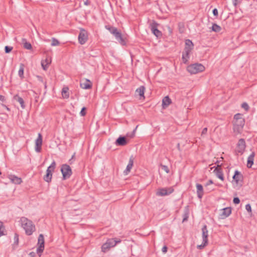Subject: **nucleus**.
Returning <instances> with one entry per match:
<instances>
[{
	"instance_id": "f257e3e1",
	"label": "nucleus",
	"mask_w": 257,
	"mask_h": 257,
	"mask_svg": "<svg viewBox=\"0 0 257 257\" xmlns=\"http://www.w3.org/2000/svg\"><path fill=\"white\" fill-rule=\"evenodd\" d=\"M194 48V44L189 39H187L185 42V47L182 52V62L184 64H188L190 58V54Z\"/></svg>"
},
{
	"instance_id": "f03ea898",
	"label": "nucleus",
	"mask_w": 257,
	"mask_h": 257,
	"mask_svg": "<svg viewBox=\"0 0 257 257\" xmlns=\"http://www.w3.org/2000/svg\"><path fill=\"white\" fill-rule=\"evenodd\" d=\"M233 130L234 132L240 134L244 125L245 120L240 113H237L234 116Z\"/></svg>"
},
{
	"instance_id": "7ed1b4c3",
	"label": "nucleus",
	"mask_w": 257,
	"mask_h": 257,
	"mask_svg": "<svg viewBox=\"0 0 257 257\" xmlns=\"http://www.w3.org/2000/svg\"><path fill=\"white\" fill-rule=\"evenodd\" d=\"M22 226L25 229L26 234L31 235L35 230V226L33 222L28 218L22 217L20 219Z\"/></svg>"
},
{
	"instance_id": "20e7f679",
	"label": "nucleus",
	"mask_w": 257,
	"mask_h": 257,
	"mask_svg": "<svg viewBox=\"0 0 257 257\" xmlns=\"http://www.w3.org/2000/svg\"><path fill=\"white\" fill-rule=\"evenodd\" d=\"M205 67L200 63H194L187 67V71L191 74H197L204 71Z\"/></svg>"
},
{
	"instance_id": "39448f33",
	"label": "nucleus",
	"mask_w": 257,
	"mask_h": 257,
	"mask_svg": "<svg viewBox=\"0 0 257 257\" xmlns=\"http://www.w3.org/2000/svg\"><path fill=\"white\" fill-rule=\"evenodd\" d=\"M61 172L62 174L63 180H66L72 175V171L71 167L67 164H63L61 167Z\"/></svg>"
},
{
	"instance_id": "423d86ee",
	"label": "nucleus",
	"mask_w": 257,
	"mask_h": 257,
	"mask_svg": "<svg viewBox=\"0 0 257 257\" xmlns=\"http://www.w3.org/2000/svg\"><path fill=\"white\" fill-rule=\"evenodd\" d=\"M37 245V253L38 254L39 256L40 257L45 247L44 237L42 234H40L38 237Z\"/></svg>"
},
{
	"instance_id": "0eeeda50",
	"label": "nucleus",
	"mask_w": 257,
	"mask_h": 257,
	"mask_svg": "<svg viewBox=\"0 0 257 257\" xmlns=\"http://www.w3.org/2000/svg\"><path fill=\"white\" fill-rule=\"evenodd\" d=\"M232 183L234 182L236 185H242L243 181V175L238 170H235L232 177Z\"/></svg>"
},
{
	"instance_id": "6e6552de",
	"label": "nucleus",
	"mask_w": 257,
	"mask_h": 257,
	"mask_svg": "<svg viewBox=\"0 0 257 257\" xmlns=\"http://www.w3.org/2000/svg\"><path fill=\"white\" fill-rule=\"evenodd\" d=\"M112 35L115 37V39L119 42L120 44L122 46H125L126 44V41L122 35L120 31H119L117 28Z\"/></svg>"
},
{
	"instance_id": "1a4fd4ad",
	"label": "nucleus",
	"mask_w": 257,
	"mask_h": 257,
	"mask_svg": "<svg viewBox=\"0 0 257 257\" xmlns=\"http://www.w3.org/2000/svg\"><path fill=\"white\" fill-rule=\"evenodd\" d=\"M159 24L155 21L153 22L150 24V29L152 33L157 38H161L162 36V33L158 29Z\"/></svg>"
},
{
	"instance_id": "9d476101",
	"label": "nucleus",
	"mask_w": 257,
	"mask_h": 257,
	"mask_svg": "<svg viewBox=\"0 0 257 257\" xmlns=\"http://www.w3.org/2000/svg\"><path fill=\"white\" fill-rule=\"evenodd\" d=\"M88 40V33L84 29H81L78 35V41L81 45L84 44Z\"/></svg>"
},
{
	"instance_id": "9b49d317",
	"label": "nucleus",
	"mask_w": 257,
	"mask_h": 257,
	"mask_svg": "<svg viewBox=\"0 0 257 257\" xmlns=\"http://www.w3.org/2000/svg\"><path fill=\"white\" fill-rule=\"evenodd\" d=\"M174 189L173 187H169V188H159L156 194L158 196H164L166 195H168L174 192Z\"/></svg>"
},
{
	"instance_id": "f8f14e48",
	"label": "nucleus",
	"mask_w": 257,
	"mask_h": 257,
	"mask_svg": "<svg viewBox=\"0 0 257 257\" xmlns=\"http://www.w3.org/2000/svg\"><path fill=\"white\" fill-rule=\"evenodd\" d=\"M43 142L42 136L40 133L38 134V136L35 141V151L37 153H40L42 150V145Z\"/></svg>"
},
{
	"instance_id": "ddd939ff",
	"label": "nucleus",
	"mask_w": 257,
	"mask_h": 257,
	"mask_svg": "<svg viewBox=\"0 0 257 257\" xmlns=\"http://www.w3.org/2000/svg\"><path fill=\"white\" fill-rule=\"evenodd\" d=\"M246 145L245 142L243 139H240L237 144L236 151L240 154H243L245 150Z\"/></svg>"
},
{
	"instance_id": "4468645a",
	"label": "nucleus",
	"mask_w": 257,
	"mask_h": 257,
	"mask_svg": "<svg viewBox=\"0 0 257 257\" xmlns=\"http://www.w3.org/2000/svg\"><path fill=\"white\" fill-rule=\"evenodd\" d=\"M214 172L219 179H220L221 181H224V177L221 165H217L214 170Z\"/></svg>"
},
{
	"instance_id": "2eb2a0df",
	"label": "nucleus",
	"mask_w": 257,
	"mask_h": 257,
	"mask_svg": "<svg viewBox=\"0 0 257 257\" xmlns=\"http://www.w3.org/2000/svg\"><path fill=\"white\" fill-rule=\"evenodd\" d=\"M221 211L222 213L220 214V216L221 218L224 219L230 215L232 209L231 207H227L221 209Z\"/></svg>"
},
{
	"instance_id": "dca6fc26",
	"label": "nucleus",
	"mask_w": 257,
	"mask_h": 257,
	"mask_svg": "<svg viewBox=\"0 0 257 257\" xmlns=\"http://www.w3.org/2000/svg\"><path fill=\"white\" fill-rule=\"evenodd\" d=\"M127 143L126 139L124 136H119L115 141V144L117 146H124Z\"/></svg>"
},
{
	"instance_id": "f3484780",
	"label": "nucleus",
	"mask_w": 257,
	"mask_h": 257,
	"mask_svg": "<svg viewBox=\"0 0 257 257\" xmlns=\"http://www.w3.org/2000/svg\"><path fill=\"white\" fill-rule=\"evenodd\" d=\"M202 239L203 241H205V243L208 242V231L207 230V226L206 224H204L202 229Z\"/></svg>"
},
{
	"instance_id": "a211bd4d",
	"label": "nucleus",
	"mask_w": 257,
	"mask_h": 257,
	"mask_svg": "<svg viewBox=\"0 0 257 257\" xmlns=\"http://www.w3.org/2000/svg\"><path fill=\"white\" fill-rule=\"evenodd\" d=\"M145 87L144 86H141L138 88H137L135 91V95L136 96H139L140 99H141L142 97L145 98L144 96V92L145 90Z\"/></svg>"
},
{
	"instance_id": "6ab92c4d",
	"label": "nucleus",
	"mask_w": 257,
	"mask_h": 257,
	"mask_svg": "<svg viewBox=\"0 0 257 257\" xmlns=\"http://www.w3.org/2000/svg\"><path fill=\"white\" fill-rule=\"evenodd\" d=\"M121 241L120 239L115 238L107 239L106 242L111 248L115 246L117 243L121 242Z\"/></svg>"
},
{
	"instance_id": "aec40b11",
	"label": "nucleus",
	"mask_w": 257,
	"mask_h": 257,
	"mask_svg": "<svg viewBox=\"0 0 257 257\" xmlns=\"http://www.w3.org/2000/svg\"><path fill=\"white\" fill-rule=\"evenodd\" d=\"M196 189H197V197L199 199H202L203 195H204V191L203 186L199 183L196 184Z\"/></svg>"
},
{
	"instance_id": "412c9836",
	"label": "nucleus",
	"mask_w": 257,
	"mask_h": 257,
	"mask_svg": "<svg viewBox=\"0 0 257 257\" xmlns=\"http://www.w3.org/2000/svg\"><path fill=\"white\" fill-rule=\"evenodd\" d=\"M134 157L132 156L129 159L128 164H127L125 170L124 171V174L127 175L132 169L134 164Z\"/></svg>"
},
{
	"instance_id": "4be33fe9",
	"label": "nucleus",
	"mask_w": 257,
	"mask_h": 257,
	"mask_svg": "<svg viewBox=\"0 0 257 257\" xmlns=\"http://www.w3.org/2000/svg\"><path fill=\"white\" fill-rule=\"evenodd\" d=\"M80 87L84 89H89L92 87V83L88 79H85L84 82L80 83Z\"/></svg>"
},
{
	"instance_id": "5701e85b",
	"label": "nucleus",
	"mask_w": 257,
	"mask_h": 257,
	"mask_svg": "<svg viewBox=\"0 0 257 257\" xmlns=\"http://www.w3.org/2000/svg\"><path fill=\"white\" fill-rule=\"evenodd\" d=\"M255 156V153L252 152L251 154L248 156L247 161V167L250 168L253 164L254 158Z\"/></svg>"
},
{
	"instance_id": "b1692460",
	"label": "nucleus",
	"mask_w": 257,
	"mask_h": 257,
	"mask_svg": "<svg viewBox=\"0 0 257 257\" xmlns=\"http://www.w3.org/2000/svg\"><path fill=\"white\" fill-rule=\"evenodd\" d=\"M13 98L15 100L20 103L22 109H25L26 108V105L22 97H20L18 94H16L14 96Z\"/></svg>"
},
{
	"instance_id": "393cba45",
	"label": "nucleus",
	"mask_w": 257,
	"mask_h": 257,
	"mask_svg": "<svg viewBox=\"0 0 257 257\" xmlns=\"http://www.w3.org/2000/svg\"><path fill=\"white\" fill-rule=\"evenodd\" d=\"M172 103V100L169 96H166L162 100V106L164 108L168 107Z\"/></svg>"
},
{
	"instance_id": "a878e982",
	"label": "nucleus",
	"mask_w": 257,
	"mask_h": 257,
	"mask_svg": "<svg viewBox=\"0 0 257 257\" xmlns=\"http://www.w3.org/2000/svg\"><path fill=\"white\" fill-rule=\"evenodd\" d=\"M11 182L16 184H20L22 182V179L15 175H10L9 177Z\"/></svg>"
},
{
	"instance_id": "bb28decb",
	"label": "nucleus",
	"mask_w": 257,
	"mask_h": 257,
	"mask_svg": "<svg viewBox=\"0 0 257 257\" xmlns=\"http://www.w3.org/2000/svg\"><path fill=\"white\" fill-rule=\"evenodd\" d=\"M62 97L64 99H68L69 97V88L68 86L64 87L61 91Z\"/></svg>"
},
{
	"instance_id": "cd10ccee",
	"label": "nucleus",
	"mask_w": 257,
	"mask_h": 257,
	"mask_svg": "<svg viewBox=\"0 0 257 257\" xmlns=\"http://www.w3.org/2000/svg\"><path fill=\"white\" fill-rule=\"evenodd\" d=\"M53 173L49 171H46V174L44 175L43 179L45 181L50 183L51 182Z\"/></svg>"
},
{
	"instance_id": "c85d7f7f",
	"label": "nucleus",
	"mask_w": 257,
	"mask_h": 257,
	"mask_svg": "<svg viewBox=\"0 0 257 257\" xmlns=\"http://www.w3.org/2000/svg\"><path fill=\"white\" fill-rule=\"evenodd\" d=\"M22 41L23 43V47L27 50H31L32 49V45L30 43L27 41L25 38H23Z\"/></svg>"
},
{
	"instance_id": "c756f323",
	"label": "nucleus",
	"mask_w": 257,
	"mask_h": 257,
	"mask_svg": "<svg viewBox=\"0 0 257 257\" xmlns=\"http://www.w3.org/2000/svg\"><path fill=\"white\" fill-rule=\"evenodd\" d=\"M188 206L185 207L184 210V213L183 214V221L182 222H185L188 220L189 215V211L188 209Z\"/></svg>"
},
{
	"instance_id": "7c9ffc66",
	"label": "nucleus",
	"mask_w": 257,
	"mask_h": 257,
	"mask_svg": "<svg viewBox=\"0 0 257 257\" xmlns=\"http://www.w3.org/2000/svg\"><path fill=\"white\" fill-rule=\"evenodd\" d=\"M56 164L55 161L54 160L51 164L47 168V169L46 171H49L50 172H51L53 173V172H54L55 169L56 168Z\"/></svg>"
},
{
	"instance_id": "2f4dec72",
	"label": "nucleus",
	"mask_w": 257,
	"mask_h": 257,
	"mask_svg": "<svg viewBox=\"0 0 257 257\" xmlns=\"http://www.w3.org/2000/svg\"><path fill=\"white\" fill-rule=\"evenodd\" d=\"M24 65L23 64H21L20 66V69L18 72V74L21 78H24Z\"/></svg>"
},
{
	"instance_id": "473e14b6",
	"label": "nucleus",
	"mask_w": 257,
	"mask_h": 257,
	"mask_svg": "<svg viewBox=\"0 0 257 257\" xmlns=\"http://www.w3.org/2000/svg\"><path fill=\"white\" fill-rule=\"evenodd\" d=\"M211 30L215 32H219L221 30V28L216 24H213Z\"/></svg>"
},
{
	"instance_id": "72a5a7b5",
	"label": "nucleus",
	"mask_w": 257,
	"mask_h": 257,
	"mask_svg": "<svg viewBox=\"0 0 257 257\" xmlns=\"http://www.w3.org/2000/svg\"><path fill=\"white\" fill-rule=\"evenodd\" d=\"M105 28L108 30L109 32L111 34H113L114 32L113 31H115L116 30V29H117L116 27H113V26H111L110 25H105Z\"/></svg>"
},
{
	"instance_id": "f704fd0d",
	"label": "nucleus",
	"mask_w": 257,
	"mask_h": 257,
	"mask_svg": "<svg viewBox=\"0 0 257 257\" xmlns=\"http://www.w3.org/2000/svg\"><path fill=\"white\" fill-rule=\"evenodd\" d=\"M110 248V247L108 245L106 242L103 243L101 246V250L104 252H106Z\"/></svg>"
},
{
	"instance_id": "c9c22d12",
	"label": "nucleus",
	"mask_w": 257,
	"mask_h": 257,
	"mask_svg": "<svg viewBox=\"0 0 257 257\" xmlns=\"http://www.w3.org/2000/svg\"><path fill=\"white\" fill-rule=\"evenodd\" d=\"M59 44H60V43L58 40H57L56 39L54 38H52L51 46H58L59 45Z\"/></svg>"
},
{
	"instance_id": "e433bc0d",
	"label": "nucleus",
	"mask_w": 257,
	"mask_h": 257,
	"mask_svg": "<svg viewBox=\"0 0 257 257\" xmlns=\"http://www.w3.org/2000/svg\"><path fill=\"white\" fill-rule=\"evenodd\" d=\"M13 47L9 46H6L5 47V51L6 53H10L12 50H13Z\"/></svg>"
},
{
	"instance_id": "4c0bfd02",
	"label": "nucleus",
	"mask_w": 257,
	"mask_h": 257,
	"mask_svg": "<svg viewBox=\"0 0 257 257\" xmlns=\"http://www.w3.org/2000/svg\"><path fill=\"white\" fill-rule=\"evenodd\" d=\"M208 244V243H205V241H203L202 243L197 246V248L199 249H202L205 246Z\"/></svg>"
},
{
	"instance_id": "58836bf2",
	"label": "nucleus",
	"mask_w": 257,
	"mask_h": 257,
	"mask_svg": "<svg viewBox=\"0 0 257 257\" xmlns=\"http://www.w3.org/2000/svg\"><path fill=\"white\" fill-rule=\"evenodd\" d=\"M241 107L244 109L246 111H248L249 109V107L246 102H243L241 104Z\"/></svg>"
},
{
	"instance_id": "ea45409f",
	"label": "nucleus",
	"mask_w": 257,
	"mask_h": 257,
	"mask_svg": "<svg viewBox=\"0 0 257 257\" xmlns=\"http://www.w3.org/2000/svg\"><path fill=\"white\" fill-rule=\"evenodd\" d=\"M160 166H161L162 169L164 171H165L167 173H169L170 172V170L167 166H166V165H164L163 164H161Z\"/></svg>"
},
{
	"instance_id": "a19ab883",
	"label": "nucleus",
	"mask_w": 257,
	"mask_h": 257,
	"mask_svg": "<svg viewBox=\"0 0 257 257\" xmlns=\"http://www.w3.org/2000/svg\"><path fill=\"white\" fill-rule=\"evenodd\" d=\"M86 108L85 107H83L81 108V111L80 112V115L82 116H85L86 115Z\"/></svg>"
},
{
	"instance_id": "79ce46f5",
	"label": "nucleus",
	"mask_w": 257,
	"mask_h": 257,
	"mask_svg": "<svg viewBox=\"0 0 257 257\" xmlns=\"http://www.w3.org/2000/svg\"><path fill=\"white\" fill-rule=\"evenodd\" d=\"M14 240V244L18 245L19 243V235L17 233L15 234Z\"/></svg>"
},
{
	"instance_id": "37998d69",
	"label": "nucleus",
	"mask_w": 257,
	"mask_h": 257,
	"mask_svg": "<svg viewBox=\"0 0 257 257\" xmlns=\"http://www.w3.org/2000/svg\"><path fill=\"white\" fill-rule=\"evenodd\" d=\"M245 209L247 210V212L251 213V207L249 204H247L245 205Z\"/></svg>"
},
{
	"instance_id": "c03bdc74",
	"label": "nucleus",
	"mask_w": 257,
	"mask_h": 257,
	"mask_svg": "<svg viewBox=\"0 0 257 257\" xmlns=\"http://www.w3.org/2000/svg\"><path fill=\"white\" fill-rule=\"evenodd\" d=\"M4 225L3 222L0 221V237L3 235H4L3 231H2V228H4Z\"/></svg>"
},
{
	"instance_id": "a18cd8bd",
	"label": "nucleus",
	"mask_w": 257,
	"mask_h": 257,
	"mask_svg": "<svg viewBox=\"0 0 257 257\" xmlns=\"http://www.w3.org/2000/svg\"><path fill=\"white\" fill-rule=\"evenodd\" d=\"M49 64V63H47V64H45L44 62H41L42 67L44 70H46L48 69V65Z\"/></svg>"
},
{
	"instance_id": "49530a36",
	"label": "nucleus",
	"mask_w": 257,
	"mask_h": 257,
	"mask_svg": "<svg viewBox=\"0 0 257 257\" xmlns=\"http://www.w3.org/2000/svg\"><path fill=\"white\" fill-rule=\"evenodd\" d=\"M233 202L235 204H238L240 203V199L238 197H234L233 199Z\"/></svg>"
},
{
	"instance_id": "de8ad7c7",
	"label": "nucleus",
	"mask_w": 257,
	"mask_h": 257,
	"mask_svg": "<svg viewBox=\"0 0 257 257\" xmlns=\"http://www.w3.org/2000/svg\"><path fill=\"white\" fill-rule=\"evenodd\" d=\"M138 126H136V127L133 130V131L131 133V135H129L128 134H127V136L128 137H130V138H132L135 136V132Z\"/></svg>"
},
{
	"instance_id": "09e8293b",
	"label": "nucleus",
	"mask_w": 257,
	"mask_h": 257,
	"mask_svg": "<svg viewBox=\"0 0 257 257\" xmlns=\"http://www.w3.org/2000/svg\"><path fill=\"white\" fill-rule=\"evenodd\" d=\"M212 13L214 16L217 17L218 16V10L216 8H215L212 11Z\"/></svg>"
},
{
	"instance_id": "8fccbe9b",
	"label": "nucleus",
	"mask_w": 257,
	"mask_h": 257,
	"mask_svg": "<svg viewBox=\"0 0 257 257\" xmlns=\"http://www.w3.org/2000/svg\"><path fill=\"white\" fill-rule=\"evenodd\" d=\"M37 77L38 78V80L40 82H41L42 83H43L45 81H44L43 77L41 76L38 75V76H37Z\"/></svg>"
},
{
	"instance_id": "3c124183",
	"label": "nucleus",
	"mask_w": 257,
	"mask_h": 257,
	"mask_svg": "<svg viewBox=\"0 0 257 257\" xmlns=\"http://www.w3.org/2000/svg\"><path fill=\"white\" fill-rule=\"evenodd\" d=\"M207 132V128L204 127L201 132V136H202L203 135H206Z\"/></svg>"
},
{
	"instance_id": "603ef678",
	"label": "nucleus",
	"mask_w": 257,
	"mask_h": 257,
	"mask_svg": "<svg viewBox=\"0 0 257 257\" xmlns=\"http://www.w3.org/2000/svg\"><path fill=\"white\" fill-rule=\"evenodd\" d=\"M168 250V247L167 246L165 245L163 247L162 249V251L163 253H166Z\"/></svg>"
},
{
	"instance_id": "864d4df0",
	"label": "nucleus",
	"mask_w": 257,
	"mask_h": 257,
	"mask_svg": "<svg viewBox=\"0 0 257 257\" xmlns=\"http://www.w3.org/2000/svg\"><path fill=\"white\" fill-rule=\"evenodd\" d=\"M29 255L30 256V257H35L36 255V253L33 251L29 253Z\"/></svg>"
},
{
	"instance_id": "5fc2aeb1",
	"label": "nucleus",
	"mask_w": 257,
	"mask_h": 257,
	"mask_svg": "<svg viewBox=\"0 0 257 257\" xmlns=\"http://www.w3.org/2000/svg\"><path fill=\"white\" fill-rule=\"evenodd\" d=\"M0 100L3 102H4L6 100L5 96L0 95Z\"/></svg>"
},
{
	"instance_id": "6e6d98bb",
	"label": "nucleus",
	"mask_w": 257,
	"mask_h": 257,
	"mask_svg": "<svg viewBox=\"0 0 257 257\" xmlns=\"http://www.w3.org/2000/svg\"><path fill=\"white\" fill-rule=\"evenodd\" d=\"M213 183V181L212 180H211V179L209 180L208 181V182L206 183V186L212 184Z\"/></svg>"
},
{
	"instance_id": "4d7b16f0",
	"label": "nucleus",
	"mask_w": 257,
	"mask_h": 257,
	"mask_svg": "<svg viewBox=\"0 0 257 257\" xmlns=\"http://www.w3.org/2000/svg\"><path fill=\"white\" fill-rule=\"evenodd\" d=\"M75 155V153H74V154L72 155L71 159L69 160V161L70 164H72L71 160L74 158Z\"/></svg>"
},
{
	"instance_id": "13d9d810",
	"label": "nucleus",
	"mask_w": 257,
	"mask_h": 257,
	"mask_svg": "<svg viewBox=\"0 0 257 257\" xmlns=\"http://www.w3.org/2000/svg\"><path fill=\"white\" fill-rule=\"evenodd\" d=\"M84 5H86V6H88L90 5V2L89 1V0H86L85 2H84Z\"/></svg>"
},
{
	"instance_id": "bf43d9fd",
	"label": "nucleus",
	"mask_w": 257,
	"mask_h": 257,
	"mask_svg": "<svg viewBox=\"0 0 257 257\" xmlns=\"http://www.w3.org/2000/svg\"><path fill=\"white\" fill-rule=\"evenodd\" d=\"M3 106H4L5 108H6L7 110H8V111H10V108H9L7 105H6L5 104H2Z\"/></svg>"
},
{
	"instance_id": "052dcab7",
	"label": "nucleus",
	"mask_w": 257,
	"mask_h": 257,
	"mask_svg": "<svg viewBox=\"0 0 257 257\" xmlns=\"http://www.w3.org/2000/svg\"><path fill=\"white\" fill-rule=\"evenodd\" d=\"M237 1V0H233V5H234L235 6L236 5Z\"/></svg>"
},
{
	"instance_id": "680f3d73",
	"label": "nucleus",
	"mask_w": 257,
	"mask_h": 257,
	"mask_svg": "<svg viewBox=\"0 0 257 257\" xmlns=\"http://www.w3.org/2000/svg\"><path fill=\"white\" fill-rule=\"evenodd\" d=\"M43 84L44 85L45 88L46 89L47 88V82H46V81H45Z\"/></svg>"
},
{
	"instance_id": "e2e57ef3",
	"label": "nucleus",
	"mask_w": 257,
	"mask_h": 257,
	"mask_svg": "<svg viewBox=\"0 0 257 257\" xmlns=\"http://www.w3.org/2000/svg\"><path fill=\"white\" fill-rule=\"evenodd\" d=\"M45 62H46V64H47V63H49V62H48V60H47V59H46V60H45Z\"/></svg>"
}]
</instances>
